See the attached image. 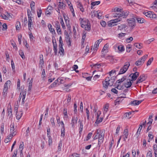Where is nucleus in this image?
<instances>
[{"label":"nucleus","mask_w":157,"mask_h":157,"mask_svg":"<svg viewBox=\"0 0 157 157\" xmlns=\"http://www.w3.org/2000/svg\"><path fill=\"white\" fill-rule=\"evenodd\" d=\"M116 77L115 76H108L106 77L105 81L102 82L103 87L106 89L108 86H111L113 84L115 79Z\"/></svg>","instance_id":"f257e3e1"},{"label":"nucleus","mask_w":157,"mask_h":157,"mask_svg":"<svg viewBox=\"0 0 157 157\" xmlns=\"http://www.w3.org/2000/svg\"><path fill=\"white\" fill-rule=\"evenodd\" d=\"M94 140L98 139V144H101L103 142L104 140V134L100 129H98L94 134Z\"/></svg>","instance_id":"f03ea898"},{"label":"nucleus","mask_w":157,"mask_h":157,"mask_svg":"<svg viewBox=\"0 0 157 157\" xmlns=\"http://www.w3.org/2000/svg\"><path fill=\"white\" fill-rule=\"evenodd\" d=\"M81 27L87 31L90 29V25L89 21L86 18L80 17L79 19Z\"/></svg>","instance_id":"7ed1b4c3"},{"label":"nucleus","mask_w":157,"mask_h":157,"mask_svg":"<svg viewBox=\"0 0 157 157\" xmlns=\"http://www.w3.org/2000/svg\"><path fill=\"white\" fill-rule=\"evenodd\" d=\"M143 13L147 17L151 18H156L157 17V15L155 14L153 12L151 11H144L143 12Z\"/></svg>","instance_id":"20e7f679"},{"label":"nucleus","mask_w":157,"mask_h":157,"mask_svg":"<svg viewBox=\"0 0 157 157\" xmlns=\"http://www.w3.org/2000/svg\"><path fill=\"white\" fill-rule=\"evenodd\" d=\"M121 20L122 18L120 17H118V18L114 20H111L108 22V25L109 27H112L116 25H117L116 23L121 21Z\"/></svg>","instance_id":"39448f33"},{"label":"nucleus","mask_w":157,"mask_h":157,"mask_svg":"<svg viewBox=\"0 0 157 157\" xmlns=\"http://www.w3.org/2000/svg\"><path fill=\"white\" fill-rule=\"evenodd\" d=\"M147 55H145L143 56L140 59L136 62V65L137 66L141 65L144 63V61L147 58Z\"/></svg>","instance_id":"423d86ee"},{"label":"nucleus","mask_w":157,"mask_h":157,"mask_svg":"<svg viewBox=\"0 0 157 157\" xmlns=\"http://www.w3.org/2000/svg\"><path fill=\"white\" fill-rule=\"evenodd\" d=\"M129 66V63L128 62H126L124 66L120 69L119 74H122L125 73L127 70Z\"/></svg>","instance_id":"0eeeda50"},{"label":"nucleus","mask_w":157,"mask_h":157,"mask_svg":"<svg viewBox=\"0 0 157 157\" xmlns=\"http://www.w3.org/2000/svg\"><path fill=\"white\" fill-rule=\"evenodd\" d=\"M129 13V12L128 11H124L122 12L119 13H116V15L114 16V17L120 18H121L123 17V18L126 17L128 16Z\"/></svg>","instance_id":"6e6552de"},{"label":"nucleus","mask_w":157,"mask_h":157,"mask_svg":"<svg viewBox=\"0 0 157 157\" xmlns=\"http://www.w3.org/2000/svg\"><path fill=\"white\" fill-rule=\"evenodd\" d=\"M127 21L129 26L133 29L136 25L135 20L134 18L128 19Z\"/></svg>","instance_id":"1a4fd4ad"},{"label":"nucleus","mask_w":157,"mask_h":157,"mask_svg":"<svg viewBox=\"0 0 157 157\" xmlns=\"http://www.w3.org/2000/svg\"><path fill=\"white\" fill-rule=\"evenodd\" d=\"M133 82V81L129 79H127L126 81L124 82V86L127 88H128L131 87L132 83Z\"/></svg>","instance_id":"9d476101"},{"label":"nucleus","mask_w":157,"mask_h":157,"mask_svg":"<svg viewBox=\"0 0 157 157\" xmlns=\"http://www.w3.org/2000/svg\"><path fill=\"white\" fill-rule=\"evenodd\" d=\"M139 75V72H136L134 73L131 74L129 75V77L132 79L131 80L133 81V80H135L136 79Z\"/></svg>","instance_id":"9b49d317"},{"label":"nucleus","mask_w":157,"mask_h":157,"mask_svg":"<svg viewBox=\"0 0 157 157\" xmlns=\"http://www.w3.org/2000/svg\"><path fill=\"white\" fill-rule=\"evenodd\" d=\"M26 94V91L25 90L21 92L20 94L19 98H20V100H21V98H22V103H24Z\"/></svg>","instance_id":"f8f14e48"},{"label":"nucleus","mask_w":157,"mask_h":157,"mask_svg":"<svg viewBox=\"0 0 157 157\" xmlns=\"http://www.w3.org/2000/svg\"><path fill=\"white\" fill-rule=\"evenodd\" d=\"M77 120L78 118L77 117H72L71 123L72 128H74L75 125L77 124Z\"/></svg>","instance_id":"ddd939ff"},{"label":"nucleus","mask_w":157,"mask_h":157,"mask_svg":"<svg viewBox=\"0 0 157 157\" xmlns=\"http://www.w3.org/2000/svg\"><path fill=\"white\" fill-rule=\"evenodd\" d=\"M114 48H115V49H116V48H117L118 49L119 52H122L124 51V47L122 45H115L114 46Z\"/></svg>","instance_id":"4468645a"},{"label":"nucleus","mask_w":157,"mask_h":157,"mask_svg":"<svg viewBox=\"0 0 157 157\" xmlns=\"http://www.w3.org/2000/svg\"><path fill=\"white\" fill-rule=\"evenodd\" d=\"M71 96L70 95H68L67 99L65 100L64 101V105H69L71 102Z\"/></svg>","instance_id":"2eb2a0df"},{"label":"nucleus","mask_w":157,"mask_h":157,"mask_svg":"<svg viewBox=\"0 0 157 157\" xmlns=\"http://www.w3.org/2000/svg\"><path fill=\"white\" fill-rule=\"evenodd\" d=\"M28 16L29 18V21H28V28L29 30H31L32 29V18L31 17H29V13H28Z\"/></svg>","instance_id":"dca6fc26"},{"label":"nucleus","mask_w":157,"mask_h":157,"mask_svg":"<svg viewBox=\"0 0 157 157\" xmlns=\"http://www.w3.org/2000/svg\"><path fill=\"white\" fill-rule=\"evenodd\" d=\"M65 40L67 42L68 46H70L71 45V42L68 35V33L67 32L65 34Z\"/></svg>","instance_id":"f3484780"},{"label":"nucleus","mask_w":157,"mask_h":157,"mask_svg":"<svg viewBox=\"0 0 157 157\" xmlns=\"http://www.w3.org/2000/svg\"><path fill=\"white\" fill-rule=\"evenodd\" d=\"M93 13H94L95 15L96 14L97 15L95 16H97L98 19H100L101 18L102 14V13H101V11H98L97 12H94Z\"/></svg>","instance_id":"a211bd4d"},{"label":"nucleus","mask_w":157,"mask_h":157,"mask_svg":"<svg viewBox=\"0 0 157 157\" xmlns=\"http://www.w3.org/2000/svg\"><path fill=\"white\" fill-rule=\"evenodd\" d=\"M48 27L50 32L52 34H54L56 33L54 29L52 28V26L50 24H48Z\"/></svg>","instance_id":"6ab92c4d"},{"label":"nucleus","mask_w":157,"mask_h":157,"mask_svg":"<svg viewBox=\"0 0 157 157\" xmlns=\"http://www.w3.org/2000/svg\"><path fill=\"white\" fill-rule=\"evenodd\" d=\"M77 6L78 8H79L80 10L82 12H84V9L83 8L82 4L79 2H77Z\"/></svg>","instance_id":"aec40b11"},{"label":"nucleus","mask_w":157,"mask_h":157,"mask_svg":"<svg viewBox=\"0 0 157 157\" xmlns=\"http://www.w3.org/2000/svg\"><path fill=\"white\" fill-rule=\"evenodd\" d=\"M124 135L123 136H124L123 139L125 141L128 138V130L126 129L124 130Z\"/></svg>","instance_id":"412c9836"},{"label":"nucleus","mask_w":157,"mask_h":157,"mask_svg":"<svg viewBox=\"0 0 157 157\" xmlns=\"http://www.w3.org/2000/svg\"><path fill=\"white\" fill-rule=\"evenodd\" d=\"M142 101V100H134L131 101V104L132 105H139Z\"/></svg>","instance_id":"4be33fe9"},{"label":"nucleus","mask_w":157,"mask_h":157,"mask_svg":"<svg viewBox=\"0 0 157 157\" xmlns=\"http://www.w3.org/2000/svg\"><path fill=\"white\" fill-rule=\"evenodd\" d=\"M52 9L53 7L49 5L47 7V11L46 12V14L47 15L51 14Z\"/></svg>","instance_id":"5701e85b"},{"label":"nucleus","mask_w":157,"mask_h":157,"mask_svg":"<svg viewBox=\"0 0 157 157\" xmlns=\"http://www.w3.org/2000/svg\"><path fill=\"white\" fill-rule=\"evenodd\" d=\"M7 111L8 113V115L10 117L12 116V110L11 109V106L10 104H9L7 107Z\"/></svg>","instance_id":"b1692460"},{"label":"nucleus","mask_w":157,"mask_h":157,"mask_svg":"<svg viewBox=\"0 0 157 157\" xmlns=\"http://www.w3.org/2000/svg\"><path fill=\"white\" fill-rule=\"evenodd\" d=\"M22 115L23 113L22 111H19L18 112H17V113H16V117L17 119H19L22 117Z\"/></svg>","instance_id":"393cba45"},{"label":"nucleus","mask_w":157,"mask_h":157,"mask_svg":"<svg viewBox=\"0 0 157 157\" xmlns=\"http://www.w3.org/2000/svg\"><path fill=\"white\" fill-rule=\"evenodd\" d=\"M109 106V105L107 103L105 104L104 107H103V114H105L108 111Z\"/></svg>","instance_id":"a878e982"},{"label":"nucleus","mask_w":157,"mask_h":157,"mask_svg":"<svg viewBox=\"0 0 157 157\" xmlns=\"http://www.w3.org/2000/svg\"><path fill=\"white\" fill-rule=\"evenodd\" d=\"M145 80V78L144 76L143 75L140 76L139 78H138L137 82L136 83L138 84L139 83H140L141 82H143Z\"/></svg>","instance_id":"bb28decb"},{"label":"nucleus","mask_w":157,"mask_h":157,"mask_svg":"<svg viewBox=\"0 0 157 157\" xmlns=\"http://www.w3.org/2000/svg\"><path fill=\"white\" fill-rule=\"evenodd\" d=\"M86 32L84 31L82 34V43L83 44L84 43V41L86 37Z\"/></svg>","instance_id":"cd10ccee"},{"label":"nucleus","mask_w":157,"mask_h":157,"mask_svg":"<svg viewBox=\"0 0 157 157\" xmlns=\"http://www.w3.org/2000/svg\"><path fill=\"white\" fill-rule=\"evenodd\" d=\"M109 48V45L107 44H105L103 48L102 49L101 52H104L105 53H106L108 51V48Z\"/></svg>","instance_id":"c85d7f7f"},{"label":"nucleus","mask_w":157,"mask_h":157,"mask_svg":"<svg viewBox=\"0 0 157 157\" xmlns=\"http://www.w3.org/2000/svg\"><path fill=\"white\" fill-rule=\"evenodd\" d=\"M68 5L69 6L70 10L72 13L73 16L74 17L75 15L74 12V10L72 5L71 3H70V4H68Z\"/></svg>","instance_id":"c756f323"},{"label":"nucleus","mask_w":157,"mask_h":157,"mask_svg":"<svg viewBox=\"0 0 157 157\" xmlns=\"http://www.w3.org/2000/svg\"><path fill=\"white\" fill-rule=\"evenodd\" d=\"M59 8L60 9H64L66 6V5L63 2H59Z\"/></svg>","instance_id":"7c9ffc66"},{"label":"nucleus","mask_w":157,"mask_h":157,"mask_svg":"<svg viewBox=\"0 0 157 157\" xmlns=\"http://www.w3.org/2000/svg\"><path fill=\"white\" fill-rule=\"evenodd\" d=\"M24 144L23 142H21L20 143L19 147V150L20 151L21 153H22V150L24 148Z\"/></svg>","instance_id":"2f4dec72"},{"label":"nucleus","mask_w":157,"mask_h":157,"mask_svg":"<svg viewBox=\"0 0 157 157\" xmlns=\"http://www.w3.org/2000/svg\"><path fill=\"white\" fill-rule=\"evenodd\" d=\"M63 114L64 115V118H67L68 115L67 114V109L66 108H64L63 110Z\"/></svg>","instance_id":"473e14b6"},{"label":"nucleus","mask_w":157,"mask_h":157,"mask_svg":"<svg viewBox=\"0 0 157 157\" xmlns=\"http://www.w3.org/2000/svg\"><path fill=\"white\" fill-rule=\"evenodd\" d=\"M100 3V2L99 1H95V2H92L91 4V9L93 8V6H94L96 5H99Z\"/></svg>","instance_id":"72a5a7b5"},{"label":"nucleus","mask_w":157,"mask_h":157,"mask_svg":"<svg viewBox=\"0 0 157 157\" xmlns=\"http://www.w3.org/2000/svg\"><path fill=\"white\" fill-rule=\"evenodd\" d=\"M10 134H12V133H14L15 134V135H16L17 132L15 131V129L14 128V126L13 124H11V128L10 130Z\"/></svg>","instance_id":"f704fd0d"},{"label":"nucleus","mask_w":157,"mask_h":157,"mask_svg":"<svg viewBox=\"0 0 157 157\" xmlns=\"http://www.w3.org/2000/svg\"><path fill=\"white\" fill-rule=\"evenodd\" d=\"M137 22L140 23H142L145 22V20L141 17H138L136 18Z\"/></svg>","instance_id":"c9c22d12"},{"label":"nucleus","mask_w":157,"mask_h":157,"mask_svg":"<svg viewBox=\"0 0 157 157\" xmlns=\"http://www.w3.org/2000/svg\"><path fill=\"white\" fill-rule=\"evenodd\" d=\"M11 82L10 80H7L5 83L4 86L5 87H8V88L10 87V85L11 84Z\"/></svg>","instance_id":"e433bc0d"},{"label":"nucleus","mask_w":157,"mask_h":157,"mask_svg":"<svg viewBox=\"0 0 157 157\" xmlns=\"http://www.w3.org/2000/svg\"><path fill=\"white\" fill-rule=\"evenodd\" d=\"M58 83L57 81L56 80L54 82L51 84L49 87V88H53L56 86H57V85H58Z\"/></svg>","instance_id":"4c0bfd02"},{"label":"nucleus","mask_w":157,"mask_h":157,"mask_svg":"<svg viewBox=\"0 0 157 157\" xmlns=\"http://www.w3.org/2000/svg\"><path fill=\"white\" fill-rule=\"evenodd\" d=\"M63 17L64 19L66 24L67 26H69V21L68 20V17L66 16H65V14H64L63 15Z\"/></svg>","instance_id":"58836bf2"},{"label":"nucleus","mask_w":157,"mask_h":157,"mask_svg":"<svg viewBox=\"0 0 157 157\" xmlns=\"http://www.w3.org/2000/svg\"><path fill=\"white\" fill-rule=\"evenodd\" d=\"M61 52L62 54L60 53V55H63L64 53V50L63 47V45H60L59 46V53H60Z\"/></svg>","instance_id":"ea45409f"},{"label":"nucleus","mask_w":157,"mask_h":157,"mask_svg":"<svg viewBox=\"0 0 157 157\" xmlns=\"http://www.w3.org/2000/svg\"><path fill=\"white\" fill-rule=\"evenodd\" d=\"M60 23L61 25V26L63 29H65L66 28L65 25H64V24L63 21V18L62 17H61L60 18Z\"/></svg>","instance_id":"a19ab883"},{"label":"nucleus","mask_w":157,"mask_h":157,"mask_svg":"<svg viewBox=\"0 0 157 157\" xmlns=\"http://www.w3.org/2000/svg\"><path fill=\"white\" fill-rule=\"evenodd\" d=\"M142 125H140V126L139 127V128L137 130V132H136V136L137 137L139 136V135H140V133L141 130L142 128Z\"/></svg>","instance_id":"79ce46f5"},{"label":"nucleus","mask_w":157,"mask_h":157,"mask_svg":"<svg viewBox=\"0 0 157 157\" xmlns=\"http://www.w3.org/2000/svg\"><path fill=\"white\" fill-rule=\"evenodd\" d=\"M152 115H150L149 116V118H148V122L147 123V124L149 125H151L152 124V122L153 119H152Z\"/></svg>","instance_id":"37998d69"},{"label":"nucleus","mask_w":157,"mask_h":157,"mask_svg":"<svg viewBox=\"0 0 157 157\" xmlns=\"http://www.w3.org/2000/svg\"><path fill=\"white\" fill-rule=\"evenodd\" d=\"M92 67H94L96 68H99L101 66V64L100 63H97L94 64L91 66Z\"/></svg>","instance_id":"c03bdc74"},{"label":"nucleus","mask_w":157,"mask_h":157,"mask_svg":"<svg viewBox=\"0 0 157 157\" xmlns=\"http://www.w3.org/2000/svg\"><path fill=\"white\" fill-rule=\"evenodd\" d=\"M134 46L136 48L140 49L142 47V44H139L138 43H135L134 44Z\"/></svg>","instance_id":"a18cd8bd"},{"label":"nucleus","mask_w":157,"mask_h":157,"mask_svg":"<svg viewBox=\"0 0 157 157\" xmlns=\"http://www.w3.org/2000/svg\"><path fill=\"white\" fill-rule=\"evenodd\" d=\"M126 27V25L125 24H122L118 26V29L119 30H122Z\"/></svg>","instance_id":"49530a36"},{"label":"nucleus","mask_w":157,"mask_h":157,"mask_svg":"<svg viewBox=\"0 0 157 157\" xmlns=\"http://www.w3.org/2000/svg\"><path fill=\"white\" fill-rule=\"evenodd\" d=\"M19 54L23 59H24L25 58V57L24 55V53L22 50H20L19 51Z\"/></svg>","instance_id":"de8ad7c7"},{"label":"nucleus","mask_w":157,"mask_h":157,"mask_svg":"<svg viewBox=\"0 0 157 157\" xmlns=\"http://www.w3.org/2000/svg\"><path fill=\"white\" fill-rule=\"evenodd\" d=\"M56 80L57 81L58 85L63 83L64 82V80L61 78H58Z\"/></svg>","instance_id":"09e8293b"},{"label":"nucleus","mask_w":157,"mask_h":157,"mask_svg":"<svg viewBox=\"0 0 157 157\" xmlns=\"http://www.w3.org/2000/svg\"><path fill=\"white\" fill-rule=\"evenodd\" d=\"M56 29L57 32L58 33H61V29L60 28V25H59L58 24H57L56 25Z\"/></svg>","instance_id":"8fccbe9b"},{"label":"nucleus","mask_w":157,"mask_h":157,"mask_svg":"<svg viewBox=\"0 0 157 157\" xmlns=\"http://www.w3.org/2000/svg\"><path fill=\"white\" fill-rule=\"evenodd\" d=\"M35 6V3L33 2H32L30 4V6L31 8V10L32 11H34V7Z\"/></svg>","instance_id":"3c124183"},{"label":"nucleus","mask_w":157,"mask_h":157,"mask_svg":"<svg viewBox=\"0 0 157 157\" xmlns=\"http://www.w3.org/2000/svg\"><path fill=\"white\" fill-rule=\"evenodd\" d=\"M61 136L62 137H63L65 136V128H61Z\"/></svg>","instance_id":"603ef678"},{"label":"nucleus","mask_w":157,"mask_h":157,"mask_svg":"<svg viewBox=\"0 0 157 157\" xmlns=\"http://www.w3.org/2000/svg\"><path fill=\"white\" fill-rule=\"evenodd\" d=\"M62 141H60L58 144V149L57 150L58 151H61V147L62 146Z\"/></svg>","instance_id":"864d4df0"},{"label":"nucleus","mask_w":157,"mask_h":157,"mask_svg":"<svg viewBox=\"0 0 157 157\" xmlns=\"http://www.w3.org/2000/svg\"><path fill=\"white\" fill-rule=\"evenodd\" d=\"M16 27L17 30H18L21 27L20 23L19 21H17L16 25Z\"/></svg>","instance_id":"5fc2aeb1"},{"label":"nucleus","mask_w":157,"mask_h":157,"mask_svg":"<svg viewBox=\"0 0 157 157\" xmlns=\"http://www.w3.org/2000/svg\"><path fill=\"white\" fill-rule=\"evenodd\" d=\"M103 119V118L102 117H100V118L97 119L96 121L95 122V123L98 124L101 122Z\"/></svg>","instance_id":"6e6d98bb"},{"label":"nucleus","mask_w":157,"mask_h":157,"mask_svg":"<svg viewBox=\"0 0 157 157\" xmlns=\"http://www.w3.org/2000/svg\"><path fill=\"white\" fill-rule=\"evenodd\" d=\"M15 136V134L13 133H12V134H10L6 138L10 141L11 139H12L13 136Z\"/></svg>","instance_id":"4d7b16f0"},{"label":"nucleus","mask_w":157,"mask_h":157,"mask_svg":"<svg viewBox=\"0 0 157 157\" xmlns=\"http://www.w3.org/2000/svg\"><path fill=\"white\" fill-rule=\"evenodd\" d=\"M30 133V130L29 127H28L25 132V136L28 137Z\"/></svg>","instance_id":"13d9d810"},{"label":"nucleus","mask_w":157,"mask_h":157,"mask_svg":"<svg viewBox=\"0 0 157 157\" xmlns=\"http://www.w3.org/2000/svg\"><path fill=\"white\" fill-rule=\"evenodd\" d=\"M126 79L125 77H123L121 79H119L117 81V82L119 83L120 84L123 81H124Z\"/></svg>","instance_id":"bf43d9fd"},{"label":"nucleus","mask_w":157,"mask_h":157,"mask_svg":"<svg viewBox=\"0 0 157 157\" xmlns=\"http://www.w3.org/2000/svg\"><path fill=\"white\" fill-rule=\"evenodd\" d=\"M11 67H12L13 71L14 72H15V65H14V62L13 60H11Z\"/></svg>","instance_id":"052dcab7"},{"label":"nucleus","mask_w":157,"mask_h":157,"mask_svg":"<svg viewBox=\"0 0 157 157\" xmlns=\"http://www.w3.org/2000/svg\"><path fill=\"white\" fill-rule=\"evenodd\" d=\"M132 113L131 112H129L128 113H125V116L128 119L132 117L131 115Z\"/></svg>","instance_id":"680f3d73"},{"label":"nucleus","mask_w":157,"mask_h":157,"mask_svg":"<svg viewBox=\"0 0 157 157\" xmlns=\"http://www.w3.org/2000/svg\"><path fill=\"white\" fill-rule=\"evenodd\" d=\"M116 88L117 89L121 90L123 89L124 88V87L122 85L119 84L117 85Z\"/></svg>","instance_id":"e2e57ef3"},{"label":"nucleus","mask_w":157,"mask_h":157,"mask_svg":"<svg viewBox=\"0 0 157 157\" xmlns=\"http://www.w3.org/2000/svg\"><path fill=\"white\" fill-rule=\"evenodd\" d=\"M115 71L114 70H112L109 72V75L110 76H113V75L115 74Z\"/></svg>","instance_id":"0e129e2a"},{"label":"nucleus","mask_w":157,"mask_h":157,"mask_svg":"<svg viewBox=\"0 0 157 157\" xmlns=\"http://www.w3.org/2000/svg\"><path fill=\"white\" fill-rule=\"evenodd\" d=\"M153 58H150L149 59V60L147 62V66H148V65H150L152 62L153 61Z\"/></svg>","instance_id":"69168bd1"},{"label":"nucleus","mask_w":157,"mask_h":157,"mask_svg":"<svg viewBox=\"0 0 157 157\" xmlns=\"http://www.w3.org/2000/svg\"><path fill=\"white\" fill-rule=\"evenodd\" d=\"M92 135L93 133L92 132L89 133L86 136V140H89L92 136Z\"/></svg>","instance_id":"338daca9"},{"label":"nucleus","mask_w":157,"mask_h":157,"mask_svg":"<svg viewBox=\"0 0 157 157\" xmlns=\"http://www.w3.org/2000/svg\"><path fill=\"white\" fill-rule=\"evenodd\" d=\"M70 157H80V155L76 153L73 154Z\"/></svg>","instance_id":"774afa93"}]
</instances>
